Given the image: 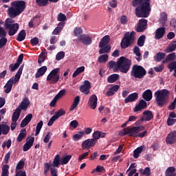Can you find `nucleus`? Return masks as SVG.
Masks as SVG:
<instances>
[{
    "mask_svg": "<svg viewBox=\"0 0 176 176\" xmlns=\"http://www.w3.org/2000/svg\"><path fill=\"white\" fill-rule=\"evenodd\" d=\"M151 0H133V6H138L135 8L137 17H148L151 12Z\"/></svg>",
    "mask_w": 176,
    "mask_h": 176,
    "instance_id": "obj_2",
    "label": "nucleus"
},
{
    "mask_svg": "<svg viewBox=\"0 0 176 176\" xmlns=\"http://www.w3.org/2000/svg\"><path fill=\"white\" fill-rule=\"evenodd\" d=\"M137 98H138V94L133 93L130 94L129 96H128V97L125 98L124 102H126V104L129 102H133V101H135Z\"/></svg>",
    "mask_w": 176,
    "mask_h": 176,
    "instance_id": "obj_27",
    "label": "nucleus"
},
{
    "mask_svg": "<svg viewBox=\"0 0 176 176\" xmlns=\"http://www.w3.org/2000/svg\"><path fill=\"white\" fill-rule=\"evenodd\" d=\"M146 24H148L146 19H140L138 23L136 31L138 32H142L143 31H145V30H146Z\"/></svg>",
    "mask_w": 176,
    "mask_h": 176,
    "instance_id": "obj_17",
    "label": "nucleus"
},
{
    "mask_svg": "<svg viewBox=\"0 0 176 176\" xmlns=\"http://www.w3.org/2000/svg\"><path fill=\"white\" fill-rule=\"evenodd\" d=\"M66 91H67L65 89L60 90L58 92V94L55 96L56 98L58 99V100H59V98H62V97H64V96H65Z\"/></svg>",
    "mask_w": 176,
    "mask_h": 176,
    "instance_id": "obj_59",
    "label": "nucleus"
},
{
    "mask_svg": "<svg viewBox=\"0 0 176 176\" xmlns=\"http://www.w3.org/2000/svg\"><path fill=\"white\" fill-rule=\"evenodd\" d=\"M176 114L172 112L169 114V117L167 120L168 126H173L176 122Z\"/></svg>",
    "mask_w": 176,
    "mask_h": 176,
    "instance_id": "obj_29",
    "label": "nucleus"
},
{
    "mask_svg": "<svg viewBox=\"0 0 176 176\" xmlns=\"http://www.w3.org/2000/svg\"><path fill=\"white\" fill-rule=\"evenodd\" d=\"M32 120V114L31 113L28 114L25 116V118L21 121V127H25V126H27V124H28Z\"/></svg>",
    "mask_w": 176,
    "mask_h": 176,
    "instance_id": "obj_26",
    "label": "nucleus"
},
{
    "mask_svg": "<svg viewBox=\"0 0 176 176\" xmlns=\"http://www.w3.org/2000/svg\"><path fill=\"white\" fill-rule=\"evenodd\" d=\"M83 135H85V132L79 131L78 133L73 135V140L74 141H79V140L83 138Z\"/></svg>",
    "mask_w": 176,
    "mask_h": 176,
    "instance_id": "obj_44",
    "label": "nucleus"
},
{
    "mask_svg": "<svg viewBox=\"0 0 176 176\" xmlns=\"http://www.w3.org/2000/svg\"><path fill=\"white\" fill-rule=\"evenodd\" d=\"M140 171L142 175L150 176L151 175V168L149 167H146L143 170L142 168L140 169Z\"/></svg>",
    "mask_w": 176,
    "mask_h": 176,
    "instance_id": "obj_50",
    "label": "nucleus"
},
{
    "mask_svg": "<svg viewBox=\"0 0 176 176\" xmlns=\"http://www.w3.org/2000/svg\"><path fill=\"white\" fill-rule=\"evenodd\" d=\"M43 126V121L41 120L36 125L35 135H38Z\"/></svg>",
    "mask_w": 176,
    "mask_h": 176,
    "instance_id": "obj_48",
    "label": "nucleus"
},
{
    "mask_svg": "<svg viewBox=\"0 0 176 176\" xmlns=\"http://www.w3.org/2000/svg\"><path fill=\"white\" fill-rule=\"evenodd\" d=\"M36 18H33L29 23H28V27L30 28H34L35 25H38V24L36 23Z\"/></svg>",
    "mask_w": 176,
    "mask_h": 176,
    "instance_id": "obj_56",
    "label": "nucleus"
},
{
    "mask_svg": "<svg viewBox=\"0 0 176 176\" xmlns=\"http://www.w3.org/2000/svg\"><path fill=\"white\" fill-rule=\"evenodd\" d=\"M92 137L93 138H91V140H94L95 141H97V140H100V138H101V131H96L94 132Z\"/></svg>",
    "mask_w": 176,
    "mask_h": 176,
    "instance_id": "obj_52",
    "label": "nucleus"
},
{
    "mask_svg": "<svg viewBox=\"0 0 176 176\" xmlns=\"http://www.w3.org/2000/svg\"><path fill=\"white\" fill-rule=\"evenodd\" d=\"M144 130H145L144 126L128 127L120 131L119 135H127L128 134L129 137L137 138L138 137V133L144 131Z\"/></svg>",
    "mask_w": 176,
    "mask_h": 176,
    "instance_id": "obj_6",
    "label": "nucleus"
},
{
    "mask_svg": "<svg viewBox=\"0 0 176 176\" xmlns=\"http://www.w3.org/2000/svg\"><path fill=\"white\" fill-rule=\"evenodd\" d=\"M97 96L91 95L88 101V105L91 109H96L97 108Z\"/></svg>",
    "mask_w": 176,
    "mask_h": 176,
    "instance_id": "obj_19",
    "label": "nucleus"
},
{
    "mask_svg": "<svg viewBox=\"0 0 176 176\" xmlns=\"http://www.w3.org/2000/svg\"><path fill=\"white\" fill-rule=\"evenodd\" d=\"M64 57H65V53L64 52H60L56 54V58L58 61H60V60H63Z\"/></svg>",
    "mask_w": 176,
    "mask_h": 176,
    "instance_id": "obj_60",
    "label": "nucleus"
},
{
    "mask_svg": "<svg viewBox=\"0 0 176 176\" xmlns=\"http://www.w3.org/2000/svg\"><path fill=\"white\" fill-rule=\"evenodd\" d=\"M47 71V67L46 66H43L40 67L36 74H35V78L37 79L38 78H41V76H43L45 74H46V72Z\"/></svg>",
    "mask_w": 176,
    "mask_h": 176,
    "instance_id": "obj_25",
    "label": "nucleus"
},
{
    "mask_svg": "<svg viewBox=\"0 0 176 176\" xmlns=\"http://www.w3.org/2000/svg\"><path fill=\"white\" fill-rule=\"evenodd\" d=\"M176 60L175 52H173L167 55L166 58L162 61L163 64H166V63H170V61H174Z\"/></svg>",
    "mask_w": 176,
    "mask_h": 176,
    "instance_id": "obj_30",
    "label": "nucleus"
},
{
    "mask_svg": "<svg viewBox=\"0 0 176 176\" xmlns=\"http://www.w3.org/2000/svg\"><path fill=\"white\" fill-rule=\"evenodd\" d=\"M142 146L138 147L134 151H133V157L135 159H138V157H140V154L143 151Z\"/></svg>",
    "mask_w": 176,
    "mask_h": 176,
    "instance_id": "obj_46",
    "label": "nucleus"
},
{
    "mask_svg": "<svg viewBox=\"0 0 176 176\" xmlns=\"http://www.w3.org/2000/svg\"><path fill=\"white\" fill-rule=\"evenodd\" d=\"M25 164V162H24L23 160H21L18 162L16 170H21L24 168V165Z\"/></svg>",
    "mask_w": 176,
    "mask_h": 176,
    "instance_id": "obj_61",
    "label": "nucleus"
},
{
    "mask_svg": "<svg viewBox=\"0 0 176 176\" xmlns=\"http://www.w3.org/2000/svg\"><path fill=\"white\" fill-rule=\"evenodd\" d=\"M152 119H153V113L149 110L144 111L140 117L141 122H149Z\"/></svg>",
    "mask_w": 176,
    "mask_h": 176,
    "instance_id": "obj_13",
    "label": "nucleus"
},
{
    "mask_svg": "<svg viewBox=\"0 0 176 176\" xmlns=\"http://www.w3.org/2000/svg\"><path fill=\"white\" fill-rule=\"evenodd\" d=\"M82 72H85V66H81L77 68L76 71L74 72L72 78H76L78 75H80V74H82Z\"/></svg>",
    "mask_w": 176,
    "mask_h": 176,
    "instance_id": "obj_40",
    "label": "nucleus"
},
{
    "mask_svg": "<svg viewBox=\"0 0 176 176\" xmlns=\"http://www.w3.org/2000/svg\"><path fill=\"white\" fill-rule=\"evenodd\" d=\"M133 52L137 56L136 60L138 61H140L141 60V52L140 51V47H138L137 46L135 47L134 49H133Z\"/></svg>",
    "mask_w": 176,
    "mask_h": 176,
    "instance_id": "obj_47",
    "label": "nucleus"
},
{
    "mask_svg": "<svg viewBox=\"0 0 176 176\" xmlns=\"http://www.w3.org/2000/svg\"><path fill=\"white\" fill-rule=\"evenodd\" d=\"M145 43V36H141L138 40V46L142 47Z\"/></svg>",
    "mask_w": 176,
    "mask_h": 176,
    "instance_id": "obj_57",
    "label": "nucleus"
},
{
    "mask_svg": "<svg viewBox=\"0 0 176 176\" xmlns=\"http://www.w3.org/2000/svg\"><path fill=\"white\" fill-rule=\"evenodd\" d=\"M146 102L144 100H140L139 103L135 107L133 111L135 112H138L140 111H142V109H146L147 108Z\"/></svg>",
    "mask_w": 176,
    "mask_h": 176,
    "instance_id": "obj_21",
    "label": "nucleus"
},
{
    "mask_svg": "<svg viewBox=\"0 0 176 176\" xmlns=\"http://www.w3.org/2000/svg\"><path fill=\"white\" fill-rule=\"evenodd\" d=\"M119 79V74H111L107 78L108 83H115Z\"/></svg>",
    "mask_w": 176,
    "mask_h": 176,
    "instance_id": "obj_35",
    "label": "nucleus"
},
{
    "mask_svg": "<svg viewBox=\"0 0 176 176\" xmlns=\"http://www.w3.org/2000/svg\"><path fill=\"white\" fill-rule=\"evenodd\" d=\"M120 89V86L118 85H115L114 86L111 87V88L109 89V90L106 93V96L108 97H111L113 96Z\"/></svg>",
    "mask_w": 176,
    "mask_h": 176,
    "instance_id": "obj_23",
    "label": "nucleus"
},
{
    "mask_svg": "<svg viewBox=\"0 0 176 176\" xmlns=\"http://www.w3.org/2000/svg\"><path fill=\"white\" fill-rule=\"evenodd\" d=\"M25 10V3L24 1H15L11 3V7L8 10V14L12 19L17 17Z\"/></svg>",
    "mask_w": 176,
    "mask_h": 176,
    "instance_id": "obj_3",
    "label": "nucleus"
},
{
    "mask_svg": "<svg viewBox=\"0 0 176 176\" xmlns=\"http://www.w3.org/2000/svg\"><path fill=\"white\" fill-rule=\"evenodd\" d=\"M154 96L158 107H164L170 100V91L168 89H159L155 92Z\"/></svg>",
    "mask_w": 176,
    "mask_h": 176,
    "instance_id": "obj_4",
    "label": "nucleus"
},
{
    "mask_svg": "<svg viewBox=\"0 0 176 176\" xmlns=\"http://www.w3.org/2000/svg\"><path fill=\"white\" fill-rule=\"evenodd\" d=\"M98 61L99 63H107V61H108V55L103 54L102 56H100L98 58Z\"/></svg>",
    "mask_w": 176,
    "mask_h": 176,
    "instance_id": "obj_54",
    "label": "nucleus"
},
{
    "mask_svg": "<svg viewBox=\"0 0 176 176\" xmlns=\"http://www.w3.org/2000/svg\"><path fill=\"white\" fill-rule=\"evenodd\" d=\"M142 98L145 101H151L152 100V91L151 89L146 90L142 94Z\"/></svg>",
    "mask_w": 176,
    "mask_h": 176,
    "instance_id": "obj_31",
    "label": "nucleus"
},
{
    "mask_svg": "<svg viewBox=\"0 0 176 176\" xmlns=\"http://www.w3.org/2000/svg\"><path fill=\"white\" fill-rule=\"evenodd\" d=\"M78 126H79V122H78V120H74L70 122V124H69L70 127H73V129H76Z\"/></svg>",
    "mask_w": 176,
    "mask_h": 176,
    "instance_id": "obj_63",
    "label": "nucleus"
},
{
    "mask_svg": "<svg viewBox=\"0 0 176 176\" xmlns=\"http://www.w3.org/2000/svg\"><path fill=\"white\" fill-rule=\"evenodd\" d=\"M176 50V41H172L170 45L165 50L166 53H171V52H174Z\"/></svg>",
    "mask_w": 176,
    "mask_h": 176,
    "instance_id": "obj_33",
    "label": "nucleus"
},
{
    "mask_svg": "<svg viewBox=\"0 0 176 176\" xmlns=\"http://www.w3.org/2000/svg\"><path fill=\"white\" fill-rule=\"evenodd\" d=\"M65 115V111L63 109H60L58 111H56L54 115L50 119L49 122H47V126H53V124L58 118L60 116H63Z\"/></svg>",
    "mask_w": 176,
    "mask_h": 176,
    "instance_id": "obj_11",
    "label": "nucleus"
},
{
    "mask_svg": "<svg viewBox=\"0 0 176 176\" xmlns=\"http://www.w3.org/2000/svg\"><path fill=\"white\" fill-rule=\"evenodd\" d=\"M145 75H146V70L145 68H144V67L138 65H135L133 66L131 71V76H132V78H135L136 79H142Z\"/></svg>",
    "mask_w": 176,
    "mask_h": 176,
    "instance_id": "obj_8",
    "label": "nucleus"
},
{
    "mask_svg": "<svg viewBox=\"0 0 176 176\" xmlns=\"http://www.w3.org/2000/svg\"><path fill=\"white\" fill-rule=\"evenodd\" d=\"M108 67L110 69H113L114 72L120 71L122 74H127L130 69V67H131V60L124 56H121L117 63L113 60L109 62Z\"/></svg>",
    "mask_w": 176,
    "mask_h": 176,
    "instance_id": "obj_1",
    "label": "nucleus"
},
{
    "mask_svg": "<svg viewBox=\"0 0 176 176\" xmlns=\"http://www.w3.org/2000/svg\"><path fill=\"white\" fill-rule=\"evenodd\" d=\"M168 67L169 68L170 71H173V69H176V61L172 62L168 65Z\"/></svg>",
    "mask_w": 176,
    "mask_h": 176,
    "instance_id": "obj_64",
    "label": "nucleus"
},
{
    "mask_svg": "<svg viewBox=\"0 0 176 176\" xmlns=\"http://www.w3.org/2000/svg\"><path fill=\"white\" fill-rule=\"evenodd\" d=\"M36 3L38 6L45 7L49 3V0H36Z\"/></svg>",
    "mask_w": 176,
    "mask_h": 176,
    "instance_id": "obj_49",
    "label": "nucleus"
},
{
    "mask_svg": "<svg viewBox=\"0 0 176 176\" xmlns=\"http://www.w3.org/2000/svg\"><path fill=\"white\" fill-rule=\"evenodd\" d=\"M60 67H57L52 70L47 76V81L50 85H56L60 80Z\"/></svg>",
    "mask_w": 176,
    "mask_h": 176,
    "instance_id": "obj_10",
    "label": "nucleus"
},
{
    "mask_svg": "<svg viewBox=\"0 0 176 176\" xmlns=\"http://www.w3.org/2000/svg\"><path fill=\"white\" fill-rule=\"evenodd\" d=\"M34 141H35V138L34 137H28L26 139V142L23 146V151L27 152L29 149H31V146L34 145Z\"/></svg>",
    "mask_w": 176,
    "mask_h": 176,
    "instance_id": "obj_18",
    "label": "nucleus"
},
{
    "mask_svg": "<svg viewBox=\"0 0 176 176\" xmlns=\"http://www.w3.org/2000/svg\"><path fill=\"white\" fill-rule=\"evenodd\" d=\"M4 27L8 30V35L13 36L19 31V23H14V20L8 18L6 20Z\"/></svg>",
    "mask_w": 176,
    "mask_h": 176,
    "instance_id": "obj_7",
    "label": "nucleus"
},
{
    "mask_svg": "<svg viewBox=\"0 0 176 176\" xmlns=\"http://www.w3.org/2000/svg\"><path fill=\"white\" fill-rule=\"evenodd\" d=\"M166 144L169 145H173V144H175L176 142V131H170L166 138Z\"/></svg>",
    "mask_w": 176,
    "mask_h": 176,
    "instance_id": "obj_15",
    "label": "nucleus"
},
{
    "mask_svg": "<svg viewBox=\"0 0 176 176\" xmlns=\"http://www.w3.org/2000/svg\"><path fill=\"white\" fill-rule=\"evenodd\" d=\"M96 144H97V141H96L94 139H87L82 142L81 148L83 149V151L90 149V148H91V146H94Z\"/></svg>",
    "mask_w": 176,
    "mask_h": 176,
    "instance_id": "obj_12",
    "label": "nucleus"
},
{
    "mask_svg": "<svg viewBox=\"0 0 176 176\" xmlns=\"http://www.w3.org/2000/svg\"><path fill=\"white\" fill-rule=\"evenodd\" d=\"M168 15H167V13L166 12H162L160 14V18L158 19V21L160 24L162 25V27H164L167 23V20H168Z\"/></svg>",
    "mask_w": 176,
    "mask_h": 176,
    "instance_id": "obj_22",
    "label": "nucleus"
},
{
    "mask_svg": "<svg viewBox=\"0 0 176 176\" xmlns=\"http://www.w3.org/2000/svg\"><path fill=\"white\" fill-rule=\"evenodd\" d=\"M109 35H106L104 36L100 41V43H99V47H104V46H107V45H108V43H109Z\"/></svg>",
    "mask_w": 176,
    "mask_h": 176,
    "instance_id": "obj_32",
    "label": "nucleus"
},
{
    "mask_svg": "<svg viewBox=\"0 0 176 176\" xmlns=\"http://www.w3.org/2000/svg\"><path fill=\"white\" fill-rule=\"evenodd\" d=\"M1 176H9V166L4 165L3 166Z\"/></svg>",
    "mask_w": 176,
    "mask_h": 176,
    "instance_id": "obj_51",
    "label": "nucleus"
},
{
    "mask_svg": "<svg viewBox=\"0 0 176 176\" xmlns=\"http://www.w3.org/2000/svg\"><path fill=\"white\" fill-rule=\"evenodd\" d=\"M61 164V161L60 160V155H56L54 159L52 166L53 167H57Z\"/></svg>",
    "mask_w": 176,
    "mask_h": 176,
    "instance_id": "obj_45",
    "label": "nucleus"
},
{
    "mask_svg": "<svg viewBox=\"0 0 176 176\" xmlns=\"http://www.w3.org/2000/svg\"><path fill=\"white\" fill-rule=\"evenodd\" d=\"M78 40L83 45H91V38L87 34H81L78 37Z\"/></svg>",
    "mask_w": 176,
    "mask_h": 176,
    "instance_id": "obj_16",
    "label": "nucleus"
},
{
    "mask_svg": "<svg viewBox=\"0 0 176 176\" xmlns=\"http://www.w3.org/2000/svg\"><path fill=\"white\" fill-rule=\"evenodd\" d=\"M64 25H65V23L60 22L58 26L53 31V35H57L58 34H60V32H61V31L63 30Z\"/></svg>",
    "mask_w": 176,
    "mask_h": 176,
    "instance_id": "obj_34",
    "label": "nucleus"
},
{
    "mask_svg": "<svg viewBox=\"0 0 176 176\" xmlns=\"http://www.w3.org/2000/svg\"><path fill=\"white\" fill-rule=\"evenodd\" d=\"M23 66H21L15 74L14 77H12L4 86V91L6 94H9L12 91V87H13V85H16L19 80L20 78H21V74H23Z\"/></svg>",
    "mask_w": 176,
    "mask_h": 176,
    "instance_id": "obj_5",
    "label": "nucleus"
},
{
    "mask_svg": "<svg viewBox=\"0 0 176 176\" xmlns=\"http://www.w3.org/2000/svg\"><path fill=\"white\" fill-rule=\"evenodd\" d=\"M90 89H91V84L89 80H85L84 84L80 87V91L81 93H84V94H89Z\"/></svg>",
    "mask_w": 176,
    "mask_h": 176,
    "instance_id": "obj_14",
    "label": "nucleus"
},
{
    "mask_svg": "<svg viewBox=\"0 0 176 176\" xmlns=\"http://www.w3.org/2000/svg\"><path fill=\"white\" fill-rule=\"evenodd\" d=\"M30 105V100L28 99H24L19 105V109H27Z\"/></svg>",
    "mask_w": 176,
    "mask_h": 176,
    "instance_id": "obj_39",
    "label": "nucleus"
},
{
    "mask_svg": "<svg viewBox=\"0 0 176 176\" xmlns=\"http://www.w3.org/2000/svg\"><path fill=\"white\" fill-rule=\"evenodd\" d=\"M166 176H176L175 167H168L166 170Z\"/></svg>",
    "mask_w": 176,
    "mask_h": 176,
    "instance_id": "obj_37",
    "label": "nucleus"
},
{
    "mask_svg": "<svg viewBox=\"0 0 176 176\" xmlns=\"http://www.w3.org/2000/svg\"><path fill=\"white\" fill-rule=\"evenodd\" d=\"M79 102H80V96H77L74 98L73 103L69 108L70 112H72L74 110L76 109V107L79 105Z\"/></svg>",
    "mask_w": 176,
    "mask_h": 176,
    "instance_id": "obj_24",
    "label": "nucleus"
},
{
    "mask_svg": "<svg viewBox=\"0 0 176 176\" xmlns=\"http://www.w3.org/2000/svg\"><path fill=\"white\" fill-rule=\"evenodd\" d=\"M166 34V28H159L155 32V39L159 40L162 39L164 34Z\"/></svg>",
    "mask_w": 176,
    "mask_h": 176,
    "instance_id": "obj_20",
    "label": "nucleus"
},
{
    "mask_svg": "<svg viewBox=\"0 0 176 176\" xmlns=\"http://www.w3.org/2000/svg\"><path fill=\"white\" fill-rule=\"evenodd\" d=\"M9 130H10V127L8 124H0V135L1 134L6 135V134H8V133H9Z\"/></svg>",
    "mask_w": 176,
    "mask_h": 176,
    "instance_id": "obj_28",
    "label": "nucleus"
},
{
    "mask_svg": "<svg viewBox=\"0 0 176 176\" xmlns=\"http://www.w3.org/2000/svg\"><path fill=\"white\" fill-rule=\"evenodd\" d=\"M27 135V131L25 129H23L21 131L19 135L17 137L18 142H21L25 136Z\"/></svg>",
    "mask_w": 176,
    "mask_h": 176,
    "instance_id": "obj_38",
    "label": "nucleus"
},
{
    "mask_svg": "<svg viewBox=\"0 0 176 176\" xmlns=\"http://www.w3.org/2000/svg\"><path fill=\"white\" fill-rule=\"evenodd\" d=\"M135 40V32L134 31L130 32H126L124 34V38L121 41V47L122 49H126L129 47Z\"/></svg>",
    "mask_w": 176,
    "mask_h": 176,
    "instance_id": "obj_9",
    "label": "nucleus"
},
{
    "mask_svg": "<svg viewBox=\"0 0 176 176\" xmlns=\"http://www.w3.org/2000/svg\"><path fill=\"white\" fill-rule=\"evenodd\" d=\"M26 35L27 34L25 33V30H21L20 33L18 34L16 40H18L19 42H23V41L25 39Z\"/></svg>",
    "mask_w": 176,
    "mask_h": 176,
    "instance_id": "obj_43",
    "label": "nucleus"
},
{
    "mask_svg": "<svg viewBox=\"0 0 176 176\" xmlns=\"http://www.w3.org/2000/svg\"><path fill=\"white\" fill-rule=\"evenodd\" d=\"M153 69H154V71H155V72H162V71H163V69H164V65L162 64L157 67H155L153 68Z\"/></svg>",
    "mask_w": 176,
    "mask_h": 176,
    "instance_id": "obj_62",
    "label": "nucleus"
},
{
    "mask_svg": "<svg viewBox=\"0 0 176 176\" xmlns=\"http://www.w3.org/2000/svg\"><path fill=\"white\" fill-rule=\"evenodd\" d=\"M111 52V45H105L104 47H100L99 50V54H104V53H109Z\"/></svg>",
    "mask_w": 176,
    "mask_h": 176,
    "instance_id": "obj_42",
    "label": "nucleus"
},
{
    "mask_svg": "<svg viewBox=\"0 0 176 176\" xmlns=\"http://www.w3.org/2000/svg\"><path fill=\"white\" fill-rule=\"evenodd\" d=\"M74 35L76 36H80L81 34H83V30L80 28H76L74 30Z\"/></svg>",
    "mask_w": 176,
    "mask_h": 176,
    "instance_id": "obj_58",
    "label": "nucleus"
},
{
    "mask_svg": "<svg viewBox=\"0 0 176 176\" xmlns=\"http://www.w3.org/2000/svg\"><path fill=\"white\" fill-rule=\"evenodd\" d=\"M21 113V109L17 108L14 113L12 114V122H17L19 118H20V114Z\"/></svg>",
    "mask_w": 176,
    "mask_h": 176,
    "instance_id": "obj_36",
    "label": "nucleus"
},
{
    "mask_svg": "<svg viewBox=\"0 0 176 176\" xmlns=\"http://www.w3.org/2000/svg\"><path fill=\"white\" fill-rule=\"evenodd\" d=\"M45 60H46V54H45V52H42L38 56V64H42V63L45 62Z\"/></svg>",
    "mask_w": 176,
    "mask_h": 176,
    "instance_id": "obj_55",
    "label": "nucleus"
},
{
    "mask_svg": "<svg viewBox=\"0 0 176 176\" xmlns=\"http://www.w3.org/2000/svg\"><path fill=\"white\" fill-rule=\"evenodd\" d=\"M72 157V155H67L65 157H63L60 160V164H67L69 160H71V158Z\"/></svg>",
    "mask_w": 176,
    "mask_h": 176,
    "instance_id": "obj_53",
    "label": "nucleus"
},
{
    "mask_svg": "<svg viewBox=\"0 0 176 176\" xmlns=\"http://www.w3.org/2000/svg\"><path fill=\"white\" fill-rule=\"evenodd\" d=\"M164 57H166V54L163 52H158L154 56V60H155V61H162Z\"/></svg>",
    "mask_w": 176,
    "mask_h": 176,
    "instance_id": "obj_41",
    "label": "nucleus"
}]
</instances>
